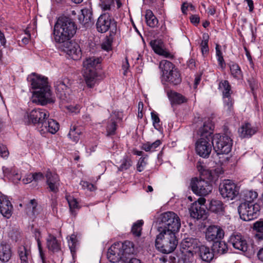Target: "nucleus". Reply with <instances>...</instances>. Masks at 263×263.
I'll return each mask as SVG.
<instances>
[{"instance_id": "1", "label": "nucleus", "mask_w": 263, "mask_h": 263, "mask_svg": "<svg viewBox=\"0 0 263 263\" xmlns=\"http://www.w3.org/2000/svg\"><path fill=\"white\" fill-rule=\"evenodd\" d=\"M28 79H30L32 88L35 90L32 97L33 103L44 105L54 102L46 78L32 73Z\"/></svg>"}, {"instance_id": "2", "label": "nucleus", "mask_w": 263, "mask_h": 263, "mask_svg": "<svg viewBox=\"0 0 263 263\" xmlns=\"http://www.w3.org/2000/svg\"><path fill=\"white\" fill-rule=\"evenodd\" d=\"M77 27L72 20L68 17H60L54 26L53 35L57 43L69 41L76 32Z\"/></svg>"}, {"instance_id": "3", "label": "nucleus", "mask_w": 263, "mask_h": 263, "mask_svg": "<svg viewBox=\"0 0 263 263\" xmlns=\"http://www.w3.org/2000/svg\"><path fill=\"white\" fill-rule=\"evenodd\" d=\"M134 252L133 243L126 240L124 242H115L111 245L108 250L107 256L110 261L117 262L119 261L124 255L133 254Z\"/></svg>"}, {"instance_id": "4", "label": "nucleus", "mask_w": 263, "mask_h": 263, "mask_svg": "<svg viewBox=\"0 0 263 263\" xmlns=\"http://www.w3.org/2000/svg\"><path fill=\"white\" fill-rule=\"evenodd\" d=\"M155 240L156 248L163 253L168 254L176 249L178 240L175 235L176 233L159 232Z\"/></svg>"}, {"instance_id": "5", "label": "nucleus", "mask_w": 263, "mask_h": 263, "mask_svg": "<svg viewBox=\"0 0 263 263\" xmlns=\"http://www.w3.org/2000/svg\"><path fill=\"white\" fill-rule=\"evenodd\" d=\"M101 60L100 58L92 57L86 59L83 62L84 77L87 86L90 88L95 84L97 77L96 70L100 67Z\"/></svg>"}, {"instance_id": "6", "label": "nucleus", "mask_w": 263, "mask_h": 263, "mask_svg": "<svg viewBox=\"0 0 263 263\" xmlns=\"http://www.w3.org/2000/svg\"><path fill=\"white\" fill-rule=\"evenodd\" d=\"M160 224L161 226L158 228L159 232L164 231L165 232L177 233L180 227V219L177 214L174 212H166L160 215Z\"/></svg>"}, {"instance_id": "7", "label": "nucleus", "mask_w": 263, "mask_h": 263, "mask_svg": "<svg viewBox=\"0 0 263 263\" xmlns=\"http://www.w3.org/2000/svg\"><path fill=\"white\" fill-rule=\"evenodd\" d=\"M48 111L42 108H34L30 111H27L24 117V121L27 124H33L36 125L38 129L46 119L49 117Z\"/></svg>"}, {"instance_id": "8", "label": "nucleus", "mask_w": 263, "mask_h": 263, "mask_svg": "<svg viewBox=\"0 0 263 263\" xmlns=\"http://www.w3.org/2000/svg\"><path fill=\"white\" fill-rule=\"evenodd\" d=\"M260 206L252 202H243L238 207L240 218L244 221H250L256 218L259 215Z\"/></svg>"}, {"instance_id": "9", "label": "nucleus", "mask_w": 263, "mask_h": 263, "mask_svg": "<svg viewBox=\"0 0 263 263\" xmlns=\"http://www.w3.org/2000/svg\"><path fill=\"white\" fill-rule=\"evenodd\" d=\"M200 242L197 238L187 237L184 238L181 242L180 250L185 259H189L198 250Z\"/></svg>"}, {"instance_id": "10", "label": "nucleus", "mask_w": 263, "mask_h": 263, "mask_svg": "<svg viewBox=\"0 0 263 263\" xmlns=\"http://www.w3.org/2000/svg\"><path fill=\"white\" fill-rule=\"evenodd\" d=\"M71 83L68 78L59 79L55 82L54 87L57 97L63 102L70 100Z\"/></svg>"}, {"instance_id": "11", "label": "nucleus", "mask_w": 263, "mask_h": 263, "mask_svg": "<svg viewBox=\"0 0 263 263\" xmlns=\"http://www.w3.org/2000/svg\"><path fill=\"white\" fill-rule=\"evenodd\" d=\"M192 191L200 196H205L211 193L213 189L212 184L208 180L193 178L190 183Z\"/></svg>"}, {"instance_id": "12", "label": "nucleus", "mask_w": 263, "mask_h": 263, "mask_svg": "<svg viewBox=\"0 0 263 263\" xmlns=\"http://www.w3.org/2000/svg\"><path fill=\"white\" fill-rule=\"evenodd\" d=\"M219 191L223 198L233 200L238 194L239 187L232 181L227 180L220 187Z\"/></svg>"}, {"instance_id": "13", "label": "nucleus", "mask_w": 263, "mask_h": 263, "mask_svg": "<svg viewBox=\"0 0 263 263\" xmlns=\"http://www.w3.org/2000/svg\"><path fill=\"white\" fill-rule=\"evenodd\" d=\"M63 43L62 50L70 58L73 60H78L81 58L82 52L78 43L69 41Z\"/></svg>"}, {"instance_id": "14", "label": "nucleus", "mask_w": 263, "mask_h": 263, "mask_svg": "<svg viewBox=\"0 0 263 263\" xmlns=\"http://www.w3.org/2000/svg\"><path fill=\"white\" fill-rule=\"evenodd\" d=\"M114 25V20L111 19L110 14L108 13H104L98 18L96 27L99 32L104 33Z\"/></svg>"}, {"instance_id": "15", "label": "nucleus", "mask_w": 263, "mask_h": 263, "mask_svg": "<svg viewBox=\"0 0 263 263\" xmlns=\"http://www.w3.org/2000/svg\"><path fill=\"white\" fill-rule=\"evenodd\" d=\"M224 235V231L218 226H209L205 232V238L208 241H218L222 239Z\"/></svg>"}, {"instance_id": "16", "label": "nucleus", "mask_w": 263, "mask_h": 263, "mask_svg": "<svg viewBox=\"0 0 263 263\" xmlns=\"http://www.w3.org/2000/svg\"><path fill=\"white\" fill-rule=\"evenodd\" d=\"M229 242L236 249L244 252L248 251V243L244 237L239 233H233L229 238Z\"/></svg>"}, {"instance_id": "17", "label": "nucleus", "mask_w": 263, "mask_h": 263, "mask_svg": "<svg viewBox=\"0 0 263 263\" xmlns=\"http://www.w3.org/2000/svg\"><path fill=\"white\" fill-rule=\"evenodd\" d=\"M45 176L46 183L49 191L54 193H58L60 186V180L59 175L56 173H52L49 170H48Z\"/></svg>"}, {"instance_id": "18", "label": "nucleus", "mask_w": 263, "mask_h": 263, "mask_svg": "<svg viewBox=\"0 0 263 263\" xmlns=\"http://www.w3.org/2000/svg\"><path fill=\"white\" fill-rule=\"evenodd\" d=\"M59 129V124L55 120L51 119H46L38 129L41 135L46 136L45 134L50 133L54 134Z\"/></svg>"}, {"instance_id": "19", "label": "nucleus", "mask_w": 263, "mask_h": 263, "mask_svg": "<svg viewBox=\"0 0 263 263\" xmlns=\"http://www.w3.org/2000/svg\"><path fill=\"white\" fill-rule=\"evenodd\" d=\"M149 44L156 53L166 58H173V55L165 49L164 44L161 40H152Z\"/></svg>"}, {"instance_id": "20", "label": "nucleus", "mask_w": 263, "mask_h": 263, "mask_svg": "<svg viewBox=\"0 0 263 263\" xmlns=\"http://www.w3.org/2000/svg\"><path fill=\"white\" fill-rule=\"evenodd\" d=\"M197 168L200 175L201 178L200 179L212 180L215 178L216 174L217 176H218L223 173L220 168H218L213 171L201 164H198Z\"/></svg>"}, {"instance_id": "21", "label": "nucleus", "mask_w": 263, "mask_h": 263, "mask_svg": "<svg viewBox=\"0 0 263 263\" xmlns=\"http://www.w3.org/2000/svg\"><path fill=\"white\" fill-rule=\"evenodd\" d=\"M13 205L8 198L5 195L0 196V213L6 218H9L13 212Z\"/></svg>"}, {"instance_id": "22", "label": "nucleus", "mask_w": 263, "mask_h": 263, "mask_svg": "<svg viewBox=\"0 0 263 263\" xmlns=\"http://www.w3.org/2000/svg\"><path fill=\"white\" fill-rule=\"evenodd\" d=\"M214 142L216 148H232L233 146L232 139L227 135L222 137L219 134L214 135Z\"/></svg>"}, {"instance_id": "23", "label": "nucleus", "mask_w": 263, "mask_h": 263, "mask_svg": "<svg viewBox=\"0 0 263 263\" xmlns=\"http://www.w3.org/2000/svg\"><path fill=\"white\" fill-rule=\"evenodd\" d=\"M191 216L195 219H205L206 218V212L204 207H201L199 204L193 203L190 208Z\"/></svg>"}, {"instance_id": "24", "label": "nucleus", "mask_w": 263, "mask_h": 263, "mask_svg": "<svg viewBox=\"0 0 263 263\" xmlns=\"http://www.w3.org/2000/svg\"><path fill=\"white\" fill-rule=\"evenodd\" d=\"M79 22L84 27L87 28L92 23V13L90 10L84 9L81 10V14L79 15Z\"/></svg>"}, {"instance_id": "25", "label": "nucleus", "mask_w": 263, "mask_h": 263, "mask_svg": "<svg viewBox=\"0 0 263 263\" xmlns=\"http://www.w3.org/2000/svg\"><path fill=\"white\" fill-rule=\"evenodd\" d=\"M46 245L49 251L53 253L60 252L62 254L61 242L58 240L55 236L50 234L46 239Z\"/></svg>"}, {"instance_id": "26", "label": "nucleus", "mask_w": 263, "mask_h": 263, "mask_svg": "<svg viewBox=\"0 0 263 263\" xmlns=\"http://www.w3.org/2000/svg\"><path fill=\"white\" fill-rule=\"evenodd\" d=\"M214 124L212 120L210 118H208L204 121L203 125L199 129L198 133L200 137H204L206 136L207 137H211V135L214 130Z\"/></svg>"}, {"instance_id": "27", "label": "nucleus", "mask_w": 263, "mask_h": 263, "mask_svg": "<svg viewBox=\"0 0 263 263\" xmlns=\"http://www.w3.org/2000/svg\"><path fill=\"white\" fill-rule=\"evenodd\" d=\"M257 130L256 127L252 126L249 123H246L238 129V133L241 138H250L257 132Z\"/></svg>"}, {"instance_id": "28", "label": "nucleus", "mask_w": 263, "mask_h": 263, "mask_svg": "<svg viewBox=\"0 0 263 263\" xmlns=\"http://www.w3.org/2000/svg\"><path fill=\"white\" fill-rule=\"evenodd\" d=\"M195 148H216L214 142V136L200 137L195 143Z\"/></svg>"}, {"instance_id": "29", "label": "nucleus", "mask_w": 263, "mask_h": 263, "mask_svg": "<svg viewBox=\"0 0 263 263\" xmlns=\"http://www.w3.org/2000/svg\"><path fill=\"white\" fill-rule=\"evenodd\" d=\"M162 80L174 85L179 84L182 80L181 74L177 68L173 70L171 73L163 78Z\"/></svg>"}, {"instance_id": "30", "label": "nucleus", "mask_w": 263, "mask_h": 263, "mask_svg": "<svg viewBox=\"0 0 263 263\" xmlns=\"http://www.w3.org/2000/svg\"><path fill=\"white\" fill-rule=\"evenodd\" d=\"M199 251V255L203 261L210 262L214 257L213 251H211L209 247L205 246H199L198 250Z\"/></svg>"}, {"instance_id": "31", "label": "nucleus", "mask_w": 263, "mask_h": 263, "mask_svg": "<svg viewBox=\"0 0 263 263\" xmlns=\"http://www.w3.org/2000/svg\"><path fill=\"white\" fill-rule=\"evenodd\" d=\"M162 72V79L171 73L173 70H175L174 64L167 60H162L159 63V66Z\"/></svg>"}, {"instance_id": "32", "label": "nucleus", "mask_w": 263, "mask_h": 263, "mask_svg": "<svg viewBox=\"0 0 263 263\" xmlns=\"http://www.w3.org/2000/svg\"><path fill=\"white\" fill-rule=\"evenodd\" d=\"M213 253L218 255H222L226 253L228 251L227 244L223 241L220 240L214 242L212 247Z\"/></svg>"}, {"instance_id": "33", "label": "nucleus", "mask_w": 263, "mask_h": 263, "mask_svg": "<svg viewBox=\"0 0 263 263\" xmlns=\"http://www.w3.org/2000/svg\"><path fill=\"white\" fill-rule=\"evenodd\" d=\"M11 256V251L9 245L0 244V260L3 262L8 261Z\"/></svg>"}, {"instance_id": "34", "label": "nucleus", "mask_w": 263, "mask_h": 263, "mask_svg": "<svg viewBox=\"0 0 263 263\" xmlns=\"http://www.w3.org/2000/svg\"><path fill=\"white\" fill-rule=\"evenodd\" d=\"M167 96L173 104H180L186 102V99L181 94L173 91H168Z\"/></svg>"}, {"instance_id": "35", "label": "nucleus", "mask_w": 263, "mask_h": 263, "mask_svg": "<svg viewBox=\"0 0 263 263\" xmlns=\"http://www.w3.org/2000/svg\"><path fill=\"white\" fill-rule=\"evenodd\" d=\"M131 155L126 154L120 161V165L118 167V171L122 172L129 169L133 164Z\"/></svg>"}, {"instance_id": "36", "label": "nucleus", "mask_w": 263, "mask_h": 263, "mask_svg": "<svg viewBox=\"0 0 263 263\" xmlns=\"http://www.w3.org/2000/svg\"><path fill=\"white\" fill-rule=\"evenodd\" d=\"M18 254L21 263H29L31 257L30 251L25 246H21L18 249Z\"/></svg>"}, {"instance_id": "37", "label": "nucleus", "mask_w": 263, "mask_h": 263, "mask_svg": "<svg viewBox=\"0 0 263 263\" xmlns=\"http://www.w3.org/2000/svg\"><path fill=\"white\" fill-rule=\"evenodd\" d=\"M209 209L212 212L221 214L223 211V204L220 200H212L210 203Z\"/></svg>"}, {"instance_id": "38", "label": "nucleus", "mask_w": 263, "mask_h": 263, "mask_svg": "<svg viewBox=\"0 0 263 263\" xmlns=\"http://www.w3.org/2000/svg\"><path fill=\"white\" fill-rule=\"evenodd\" d=\"M67 200L68 203L71 214L74 216H76L77 212L81 208L76 198L71 196L67 197Z\"/></svg>"}, {"instance_id": "39", "label": "nucleus", "mask_w": 263, "mask_h": 263, "mask_svg": "<svg viewBox=\"0 0 263 263\" xmlns=\"http://www.w3.org/2000/svg\"><path fill=\"white\" fill-rule=\"evenodd\" d=\"M100 5L102 10L104 11L109 10L111 9V6L114 5V2H116L117 8H120L122 4L121 0H100Z\"/></svg>"}, {"instance_id": "40", "label": "nucleus", "mask_w": 263, "mask_h": 263, "mask_svg": "<svg viewBox=\"0 0 263 263\" xmlns=\"http://www.w3.org/2000/svg\"><path fill=\"white\" fill-rule=\"evenodd\" d=\"M145 20L147 25L152 28L156 27L158 23V20L151 10H146Z\"/></svg>"}, {"instance_id": "41", "label": "nucleus", "mask_w": 263, "mask_h": 263, "mask_svg": "<svg viewBox=\"0 0 263 263\" xmlns=\"http://www.w3.org/2000/svg\"><path fill=\"white\" fill-rule=\"evenodd\" d=\"M230 69L231 74L234 79L240 80L242 78L243 74L241 69L238 64L235 63L230 64Z\"/></svg>"}, {"instance_id": "42", "label": "nucleus", "mask_w": 263, "mask_h": 263, "mask_svg": "<svg viewBox=\"0 0 263 263\" xmlns=\"http://www.w3.org/2000/svg\"><path fill=\"white\" fill-rule=\"evenodd\" d=\"M231 85L228 81L223 80L219 83V89H220L223 94V97H228L231 93Z\"/></svg>"}, {"instance_id": "43", "label": "nucleus", "mask_w": 263, "mask_h": 263, "mask_svg": "<svg viewBox=\"0 0 263 263\" xmlns=\"http://www.w3.org/2000/svg\"><path fill=\"white\" fill-rule=\"evenodd\" d=\"M82 132L80 128L75 126H72L68 134V137L72 140L74 143H77L80 139V136Z\"/></svg>"}, {"instance_id": "44", "label": "nucleus", "mask_w": 263, "mask_h": 263, "mask_svg": "<svg viewBox=\"0 0 263 263\" xmlns=\"http://www.w3.org/2000/svg\"><path fill=\"white\" fill-rule=\"evenodd\" d=\"M35 238L37 243V247L40 252V255L42 260V263H45V256L43 252L41 241L40 240V232L39 230H35Z\"/></svg>"}, {"instance_id": "45", "label": "nucleus", "mask_w": 263, "mask_h": 263, "mask_svg": "<svg viewBox=\"0 0 263 263\" xmlns=\"http://www.w3.org/2000/svg\"><path fill=\"white\" fill-rule=\"evenodd\" d=\"M117 124L116 121L113 119H111L109 121H108L106 126V136H109L114 135L115 134Z\"/></svg>"}, {"instance_id": "46", "label": "nucleus", "mask_w": 263, "mask_h": 263, "mask_svg": "<svg viewBox=\"0 0 263 263\" xmlns=\"http://www.w3.org/2000/svg\"><path fill=\"white\" fill-rule=\"evenodd\" d=\"M143 224V222L142 220H139L134 224L132 229V232L135 236L139 237L141 235Z\"/></svg>"}, {"instance_id": "47", "label": "nucleus", "mask_w": 263, "mask_h": 263, "mask_svg": "<svg viewBox=\"0 0 263 263\" xmlns=\"http://www.w3.org/2000/svg\"><path fill=\"white\" fill-rule=\"evenodd\" d=\"M203 40L202 41L200 46L201 50L203 55L206 54L209 52V47H208V39L209 36L207 34H204L203 35Z\"/></svg>"}, {"instance_id": "48", "label": "nucleus", "mask_w": 263, "mask_h": 263, "mask_svg": "<svg viewBox=\"0 0 263 263\" xmlns=\"http://www.w3.org/2000/svg\"><path fill=\"white\" fill-rule=\"evenodd\" d=\"M68 242L71 252L72 255H73V254L76 251L77 240L76 237L74 235H72L70 239L68 240Z\"/></svg>"}, {"instance_id": "49", "label": "nucleus", "mask_w": 263, "mask_h": 263, "mask_svg": "<svg viewBox=\"0 0 263 263\" xmlns=\"http://www.w3.org/2000/svg\"><path fill=\"white\" fill-rule=\"evenodd\" d=\"M37 203L35 199H31L27 204V209L31 211V215L35 216L36 214V208Z\"/></svg>"}, {"instance_id": "50", "label": "nucleus", "mask_w": 263, "mask_h": 263, "mask_svg": "<svg viewBox=\"0 0 263 263\" xmlns=\"http://www.w3.org/2000/svg\"><path fill=\"white\" fill-rule=\"evenodd\" d=\"M151 117L154 127L158 129L160 127L159 124L160 119L158 116V114L156 112L153 111L151 112Z\"/></svg>"}, {"instance_id": "51", "label": "nucleus", "mask_w": 263, "mask_h": 263, "mask_svg": "<svg viewBox=\"0 0 263 263\" xmlns=\"http://www.w3.org/2000/svg\"><path fill=\"white\" fill-rule=\"evenodd\" d=\"M212 149H195L197 154L200 157L206 158L209 157Z\"/></svg>"}, {"instance_id": "52", "label": "nucleus", "mask_w": 263, "mask_h": 263, "mask_svg": "<svg viewBox=\"0 0 263 263\" xmlns=\"http://www.w3.org/2000/svg\"><path fill=\"white\" fill-rule=\"evenodd\" d=\"M253 230L259 233H263V219H261L254 223Z\"/></svg>"}, {"instance_id": "53", "label": "nucleus", "mask_w": 263, "mask_h": 263, "mask_svg": "<svg viewBox=\"0 0 263 263\" xmlns=\"http://www.w3.org/2000/svg\"><path fill=\"white\" fill-rule=\"evenodd\" d=\"M145 157H141L137 164V169L138 171L141 172L143 171L144 169V167L146 164V162L145 160Z\"/></svg>"}, {"instance_id": "54", "label": "nucleus", "mask_w": 263, "mask_h": 263, "mask_svg": "<svg viewBox=\"0 0 263 263\" xmlns=\"http://www.w3.org/2000/svg\"><path fill=\"white\" fill-rule=\"evenodd\" d=\"M224 98H227V100L224 101V107L227 110L229 111H231L233 108V101L230 96L228 97H224Z\"/></svg>"}, {"instance_id": "55", "label": "nucleus", "mask_w": 263, "mask_h": 263, "mask_svg": "<svg viewBox=\"0 0 263 263\" xmlns=\"http://www.w3.org/2000/svg\"><path fill=\"white\" fill-rule=\"evenodd\" d=\"M44 178V175L41 173H35L31 174L30 176V178L29 179V181H32V180L38 181L41 180Z\"/></svg>"}, {"instance_id": "56", "label": "nucleus", "mask_w": 263, "mask_h": 263, "mask_svg": "<svg viewBox=\"0 0 263 263\" xmlns=\"http://www.w3.org/2000/svg\"><path fill=\"white\" fill-rule=\"evenodd\" d=\"M257 193L256 192H249L247 196V201L246 202H252L257 197Z\"/></svg>"}, {"instance_id": "57", "label": "nucleus", "mask_w": 263, "mask_h": 263, "mask_svg": "<svg viewBox=\"0 0 263 263\" xmlns=\"http://www.w3.org/2000/svg\"><path fill=\"white\" fill-rule=\"evenodd\" d=\"M161 144V141L160 140H157L153 143L147 142L145 146H146V148H157ZM143 148H146V147H143Z\"/></svg>"}, {"instance_id": "58", "label": "nucleus", "mask_w": 263, "mask_h": 263, "mask_svg": "<svg viewBox=\"0 0 263 263\" xmlns=\"http://www.w3.org/2000/svg\"><path fill=\"white\" fill-rule=\"evenodd\" d=\"M81 184L82 185V186L84 189H87L88 190H89L90 191H92L95 190V187L93 185V184H92L87 181H83L81 182Z\"/></svg>"}, {"instance_id": "59", "label": "nucleus", "mask_w": 263, "mask_h": 263, "mask_svg": "<svg viewBox=\"0 0 263 263\" xmlns=\"http://www.w3.org/2000/svg\"><path fill=\"white\" fill-rule=\"evenodd\" d=\"M102 48L105 50L108 51L111 48V42L109 40H106L105 42H104L102 44Z\"/></svg>"}, {"instance_id": "60", "label": "nucleus", "mask_w": 263, "mask_h": 263, "mask_svg": "<svg viewBox=\"0 0 263 263\" xmlns=\"http://www.w3.org/2000/svg\"><path fill=\"white\" fill-rule=\"evenodd\" d=\"M214 149V152L217 156H220L223 154H228L231 152V149Z\"/></svg>"}, {"instance_id": "61", "label": "nucleus", "mask_w": 263, "mask_h": 263, "mask_svg": "<svg viewBox=\"0 0 263 263\" xmlns=\"http://www.w3.org/2000/svg\"><path fill=\"white\" fill-rule=\"evenodd\" d=\"M218 64L222 69H224L226 67V64L223 58V56L217 57Z\"/></svg>"}, {"instance_id": "62", "label": "nucleus", "mask_w": 263, "mask_h": 263, "mask_svg": "<svg viewBox=\"0 0 263 263\" xmlns=\"http://www.w3.org/2000/svg\"><path fill=\"white\" fill-rule=\"evenodd\" d=\"M9 152L8 149H0V156L3 158L8 157Z\"/></svg>"}, {"instance_id": "63", "label": "nucleus", "mask_w": 263, "mask_h": 263, "mask_svg": "<svg viewBox=\"0 0 263 263\" xmlns=\"http://www.w3.org/2000/svg\"><path fill=\"white\" fill-rule=\"evenodd\" d=\"M199 17L196 15H192L190 16V21L191 23L194 24H197L199 23Z\"/></svg>"}, {"instance_id": "64", "label": "nucleus", "mask_w": 263, "mask_h": 263, "mask_svg": "<svg viewBox=\"0 0 263 263\" xmlns=\"http://www.w3.org/2000/svg\"><path fill=\"white\" fill-rule=\"evenodd\" d=\"M2 169H3V172L6 176H10L11 174L12 173V168H8V167H6L5 166H3Z\"/></svg>"}]
</instances>
